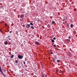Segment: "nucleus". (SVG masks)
Masks as SVG:
<instances>
[{
	"instance_id": "bb28decb",
	"label": "nucleus",
	"mask_w": 77,
	"mask_h": 77,
	"mask_svg": "<svg viewBox=\"0 0 77 77\" xmlns=\"http://www.w3.org/2000/svg\"><path fill=\"white\" fill-rule=\"evenodd\" d=\"M23 64H26V63H25V62L24 61L23 62Z\"/></svg>"
},
{
	"instance_id": "c85d7f7f",
	"label": "nucleus",
	"mask_w": 77,
	"mask_h": 77,
	"mask_svg": "<svg viewBox=\"0 0 77 77\" xmlns=\"http://www.w3.org/2000/svg\"><path fill=\"white\" fill-rule=\"evenodd\" d=\"M5 26H7V24H6V23H5Z\"/></svg>"
},
{
	"instance_id": "5701e85b",
	"label": "nucleus",
	"mask_w": 77,
	"mask_h": 77,
	"mask_svg": "<svg viewBox=\"0 0 77 77\" xmlns=\"http://www.w3.org/2000/svg\"><path fill=\"white\" fill-rule=\"evenodd\" d=\"M33 77H37V76L35 75H34L33 76Z\"/></svg>"
},
{
	"instance_id": "dca6fc26",
	"label": "nucleus",
	"mask_w": 77,
	"mask_h": 77,
	"mask_svg": "<svg viewBox=\"0 0 77 77\" xmlns=\"http://www.w3.org/2000/svg\"><path fill=\"white\" fill-rule=\"evenodd\" d=\"M53 61L54 62H55V60H54V59L52 58Z\"/></svg>"
},
{
	"instance_id": "20e7f679",
	"label": "nucleus",
	"mask_w": 77,
	"mask_h": 77,
	"mask_svg": "<svg viewBox=\"0 0 77 77\" xmlns=\"http://www.w3.org/2000/svg\"><path fill=\"white\" fill-rule=\"evenodd\" d=\"M68 56H69V57H72V55H71V54L70 52L68 53Z\"/></svg>"
},
{
	"instance_id": "ea45409f",
	"label": "nucleus",
	"mask_w": 77,
	"mask_h": 77,
	"mask_svg": "<svg viewBox=\"0 0 77 77\" xmlns=\"http://www.w3.org/2000/svg\"><path fill=\"white\" fill-rule=\"evenodd\" d=\"M45 76H46V77H47V75H45Z\"/></svg>"
},
{
	"instance_id": "f704fd0d",
	"label": "nucleus",
	"mask_w": 77,
	"mask_h": 77,
	"mask_svg": "<svg viewBox=\"0 0 77 77\" xmlns=\"http://www.w3.org/2000/svg\"><path fill=\"white\" fill-rule=\"evenodd\" d=\"M12 33V31H11L10 32V33Z\"/></svg>"
},
{
	"instance_id": "cd10ccee",
	"label": "nucleus",
	"mask_w": 77,
	"mask_h": 77,
	"mask_svg": "<svg viewBox=\"0 0 77 77\" xmlns=\"http://www.w3.org/2000/svg\"><path fill=\"white\" fill-rule=\"evenodd\" d=\"M63 72H64L63 71H62V73H63Z\"/></svg>"
},
{
	"instance_id": "a211bd4d",
	"label": "nucleus",
	"mask_w": 77,
	"mask_h": 77,
	"mask_svg": "<svg viewBox=\"0 0 77 77\" xmlns=\"http://www.w3.org/2000/svg\"><path fill=\"white\" fill-rule=\"evenodd\" d=\"M15 62L16 63H18V61L17 60H16L15 61Z\"/></svg>"
},
{
	"instance_id": "4be33fe9",
	"label": "nucleus",
	"mask_w": 77,
	"mask_h": 77,
	"mask_svg": "<svg viewBox=\"0 0 77 77\" xmlns=\"http://www.w3.org/2000/svg\"><path fill=\"white\" fill-rule=\"evenodd\" d=\"M54 59H56V60H57V58L56 57H55L54 58Z\"/></svg>"
},
{
	"instance_id": "6e6552de",
	"label": "nucleus",
	"mask_w": 77,
	"mask_h": 77,
	"mask_svg": "<svg viewBox=\"0 0 77 77\" xmlns=\"http://www.w3.org/2000/svg\"><path fill=\"white\" fill-rule=\"evenodd\" d=\"M4 44H5V45H7L8 44V42L6 41L5 43Z\"/></svg>"
},
{
	"instance_id": "412c9836",
	"label": "nucleus",
	"mask_w": 77,
	"mask_h": 77,
	"mask_svg": "<svg viewBox=\"0 0 77 77\" xmlns=\"http://www.w3.org/2000/svg\"><path fill=\"white\" fill-rule=\"evenodd\" d=\"M74 33L75 34H76V31H74Z\"/></svg>"
},
{
	"instance_id": "f8f14e48",
	"label": "nucleus",
	"mask_w": 77,
	"mask_h": 77,
	"mask_svg": "<svg viewBox=\"0 0 77 77\" xmlns=\"http://www.w3.org/2000/svg\"><path fill=\"white\" fill-rule=\"evenodd\" d=\"M31 28H32V29H35V28H34V27H33L32 26H31Z\"/></svg>"
},
{
	"instance_id": "c9c22d12",
	"label": "nucleus",
	"mask_w": 77,
	"mask_h": 77,
	"mask_svg": "<svg viewBox=\"0 0 77 77\" xmlns=\"http://www.w3.org/2000/svg\"><path fill=\"white\" fill-rule=\"evenodd\" d=\"M65 23H67V22L66 21L65 22Z\"/></svg>"
},
{
	"instance_id": "aec40b11",
	"label": "nucleus",
	"mask_w": 77,
	"mask_h": 77,
	"mask_svg": "<svg viewBox=\"0 0 77 77\" xmlns=\"http://www.w3.org/2000/svg\"><path fill=\"white\" fill-rule=\"evenodd\" d=\"M24 44H25L26 43V42H25V41H24Z\"/></svg>"
},
{
	"instance_id": "473e14b6",
	"label": "nucleus",
	"mask_w": 77,
	"mask_h": 77,
	"mask_svg": "<svg viewBox=\"0 0 77 77\" xmlns=\"http://www.w3.org/2000/svg\"><path fill=\"white\" fill-rule=\"evenodd\" d=\"M68 38L69 39H70L71 38V37L69 36V37H68Z\"/></svg>"
},
{
	"instance_id": "9d476101",
	"label": "nucleus",
	"mask_w": 77,
	"mask_h": 77,
	"mask_svg": "<svg viewBox=\"0 0 77 77\" xmlns=\"http://www.w3.org/2000/svg\"><path fill=\"white\" fill-rule=\"evenodd\" d=\"M14 58V55H12L11 57V58Z\"/></svg>"
},
{
	"instance_id": "c756f323",
	"label": "nucleus",
	"mask_w": 77,
	"mask_h": 77,
	"mask_svg": "<svg viewBox=\"0 0 77 77\" xmlns=\"http://www.w3.org/2000/svg\"><path fill=\"white\" fill-rule=\"evenodd\" d=\"M53 52H51V54H53Z\"/></svg>"
},
{
	"instance_id": "393cba45",
	"label": "nucleus",
	"mask_w": 77,
	"mask_h": 77,
	"mask_svg": "<svg viewBox=\"0 0 77 77\" xmlns=\"http://www.w3.org/2000/svg\"><path fill=\"white\" fill-rule=\"evenodd\" d=\"M75 10H76V8H74V11H75Z\"/></svg>"
},
{
	"instance_id": "58836bf2",
	"label": "nucleus",
	"mask_w": 77,
	"mask_h": 77,
	"mask_svg": "<svg viewBox=\"0 0 77 77\" xmlns=\"http://www.w3.org/2000/svg\"><path fill=\"white\" fill-rule=\"evenodd\" d=\"M11 26H13V25H12V24L11 25Z\"/></svg>"
},
{
	"instance_id": "a19ab883",
	"label": "nucleus",
	"mask_w": 77,
	"mask_h": 77,
	"mask_svg": "<svg viewBox=\"0 0 77 77\" xmlns=\"http://www.w3.org/2000/svg\"><path fill=\"white\" fill-rule=\"evenodd\" d=\"M8 38V37H6V38Z\"/></svg>"
},
{
	"instance_id": "ddd939ff",
	"label": "nucleus",
	"mask_w": 77,
	"mask_h": 77,
	"mask_svg": "<svg viewBox=\"0 0 77 77\" xmlns=\"http://www.w3.org/2000/svg\"><path fill=\"white\" fill-rule=\"evenodd\" d=\"M53 45V47H56V45Z\"/></svg>"
},
{
	"instance_id": "7ed1b4c3",
	"label": "nucleus",
	"mask_w": 77,
	"mask_h": 77,
	"mask_svg": "<svg viewBox=\"0 0 77 77\" xmlns=\"http://www.w3.org/2000/svg\"><path fill=\"white\" fill-rule=\"evenodd\" d=\"M18 57L19 59H21L23 58V56L22 55H18Z\"/></svg>"
},
{
	"instance_id": "37998d69",
	"label": "nucleus",
	"mask_w": 77,
	"mask_h": 77,
	"mask_svg": "<svg viewBox=\"0 0 77 77\" xmlns=\"http://www.w3.org/2000/svg\"><path fill=\"white\" fill-rule=\"evenodd\" d=\"M6 60H8V59H7Z\"/></svg>"
},
{
	"instance_id": "e433bc0d",
	"label": "nucleus",
	"mask_w": 77,
	"mask_h": 77,
	"mask_svg": "<svg viewBox=\"0 0 77 77\" xmlns=\"http://www.w3.org/2000/svg\"><path fill=\"white\" fill-rule=\"evenodd\" d=\"M63 21H65V20L63 19Z\"/></svg>"
},
{
	"instance_id": "6ab92c4d",
	"label": "nucleus",
	"mask_w": 77,
	"mask_h": 77,
	"mask_svg": "<svg viewBox=\"0 0 77 77\" xmlns=\"http://www.w3.org/2000/svg\"><path fill=\"white\" fill-rule=\"evenodd\" d=\"M56 38L55 37H54L53 38V39H54V40H56Z\"/></svg>"
},
{
	"instance_id": "0eeeda50",
	"label": "nucleus",
	"mask_w": 77,
	"mask_h": 77,
	"mask_svg": "<svg viewBox=\"0 0 77 77\" xmlns=\"http://www.w3.org/2000/svg\"><path fill=\"white\" fill-rule=\"evenodd\" d=\"M70 27H71V28H72V27H73V24H71Z\"/></svg>"
},
{
	"instance_id": "2f4dec72",
	"label": "nucleus",
	"mask_w": 77,
	"mask_h": 77,
	"mask_svg": "<svg viewBox=\"0 0 77 77\" xmlns=\"http://www.w3.org/2000/svg\"><path fill=\"white\" fill-rule=\"evenodd\" d=\"M65 18H66V17H64V19H65Z\"/></svg>"
},
{
	"instance_id": "a878e982",
	"label": "nucleus",
	"mask_w": 77,
	"mask_h": 77,
	"mask_svg": "<svg viewBox=\"0 0 77 77\" xmlns=\"http://www.w3.org/2000/svg\"><path fill=\"white\" fill-rule=\"evenodd\" d=\"M25 61H26V60H27V59L25 58Z\"/></svg>"
},
{
	"instance_id": "f3484780",
	"label": "nucleus",
	"mask_w": 77,
	"mask_h": 77,
	"mask_svg": "<svg viewBox=\"0 0 77 77\" xmlns=\"http://www.w3.org/2000/svg\"><path fill=\"white\" fill-rule=\"evenodd\" d=\"M57 62H58L59 63L60 62V61H59V60H57Z\"/></svg>"
},
{
	"instance_id": "1a4fd4ad",
	"label": "nucleus",
	"mask_w": 77,
	"mask_h": 77,
	"mask_svg": "<svg viewBox=\"0 0 77 77\" xmlns=\"http://www.w3.org/2000/svg\"><path fill=\"white\" fill-rule=\"evenodd\" d=\"M51 40L52 42V43H53V42H54V39H51Z\"/></svg>"
},
{
	"instance_id": "b1692460",
	"label": "nucleus",
	"mask_w": 77,
	"mask_h": 77,
	"mask_svg": "<svg viewBox=\"0 0 77 77\" xmlns=\"http://www.w3.org/2000/svg\"><path fill=\"white\" fill-rule=\"evenodd\" d=\"M57 72H58V70H56V73H57Z\"/></svg>"
},
{
	"instance_id": "49530a36",
	"label": "nucleus",
	"mask_w": 77,
	"mask_h": 77,
	"mask_svg": "<svg viewBox=\"0 0 77 77\" xmlns=\"http://www.w3.org/2000/svg\"><path fill=\"white\" fill-rule=\"evenodd\" d=\"M44 76H43V77H44Z\"/></svg>"
},
{
	"instance_id": "79ce46f5",
	"label": "nucleus",
	"mask_w": 77,
	"mask_h": 77,
	"mask_svg": "<svg viewBox=\"0 0 77 77\" xmlns=\"http://www.w3.org/2000/svg\"><path fill=\"white\" fill-rule=\"evenodd\" d=\"M31 39H33V37H31Z\"/></svg>"
},
{
	"instance_id": "4c0bfd02",
	"label": "nucleus",
	"mask_w": 77,
	"mask_h": 77,
	"mask_svg": "<svg viewBox=\"0 0 77 77\" xmlns=\"http://www.w3.org/2000/svg\"><path fill=\"white\" fill-rule=\"evenodd\" d=\"M11 40V38H9V40Z\"/></svg>"
},
{
	"instance_id": "f257e3e1",
	"label": "nucleus",
	"mask_w": 77,
	"mask_h": 77,
	"mask_svg": "<svg viewBox=\"0 0 77 77\" xmlns=\"http://www.w3.org/2000/svg\"><path fill=\"white\" fill-rule=\"evenodd\" d=\"M0 72L1 73H2V74L4 76V77L6 76V75L4 74V73H3V71L2 70V68H1V67H0Z\"/></svg>"
},
{
	"instance_id": "72a5a7b5",
	"label": "nucleus",
	"mask_w": 77,
	"mask_h": 77,
	"mask_svg": "<svg viewBox=\"0 0 77 77\" xmlns=\"http://www.w3.org/2000/svg\"><path fill=\"white\" fill-rule=\"evenodd\" d=\"M23 27H25V25H23Z\"/></svg>"
},
{
	"instance_id": "c03bdc74",
	"label": "nucleus",
	"mask_w": 77,
	"mask_h": 77,
	"mask_svg": "<svg viewBox=\"0 0 77 77\" xmlns=\"http://www.w3.org/2000/svg\"><path fill=\"white\" fill-rule=\"evenodd\" d=\"M63 24H65V23H63Z\"/></svg>"
},
{
	"instance_id": "7c9ffc66",
	"label": "nucleus",
	"mask_w": 77,
	"mask_h": 77,
	"mask_svg": "<svg viewBox=\"0 0 77 77\" xmlns=\"http://www.w3.org/2000/svg\"><path fill=\"white\" fill-rule=\"evenodd\" d=\"M10 37H11V36H9V35H8V38H10Z\"/></svg>"
},
{
	"instance_id": "39448f33",
	"label": "nucleus",
	"mask_w": 77,
	"mask_h": 77,
	"mask_svg": "<svg viewBox=\"0 0 77 77\" xmlns=\"http://www.w3.org/2000/svg\"><path fill=\"white\" fill-rule=\"evenodd\" d=\"M20 18H24V14H21L20 16Z\"/></svg>"
},
{
	"instance_id": "2eb2a0df",
	"label": "nucleus",
	"mask_w": 77,
	"mask_h": 77,
	"mask_svg": "<svg viewBox=\"0 0 77 77\" xmlns=\"http://www.w3.org/2000/svg\"><path fill=\"white\" fill-rule=\"evenodd\" d=\"M48 27H50V25L49 24H48Z\"/></svg>"
},
{
	"instance_id": "a18cd8bd",
	"label": "nucleus",
	"mask_w": 77,
	"mask_h": 77,
	"mask_svg": "<svg viewBox=\"0 0 77 77\" xmlns=\"http://www.w3.org/2000/svg\"><path fill=\"white\" fill-rule=\"evenodd\" d=\"M10 44H10H11V43H10V44Z\"/></svg>"
},
{
	"instance_id": "f03ea898",
	"label": "nucleus",
	"mask_w": 77,
	"mask_h": 77,
	"mask_svg": "<svg viewBox=\"0 0 77 77\" xmlns=\"http://www.w3.org/2000/svg\"><path fill=\"white\" fill-rule=\"evenodd\" d=\"M26 29H29L30 27V24H27L26 25Z\"/></svg>"
},
{
	"instance_id": "4468645a",
	"label": "nucleus",
	"mask_w": 77,
	"mask_h": 77,
	"mask_svg": "<svg viewBox=\"0 0 77 77\" xmlns=\"http://www.w3.org/2000/svg\"><path fill=\"white\" fill-rule=\"evenodd\" d=\"M30 25H31V26H33V24L32 23H30Z\"/></svg>"
},
{
	"instance_id": "9b49d317",
	"label": "nucleus",
	"mask_w": 77,
	"mask_h": 77,
	"mask_svg": "<svg viewBox=\"0 0 77 77\" xmlns=\"http://www.w3.org/2000/svg\"><path fill=\"white\" fill-rule=\"evenodd\" d=\"M52 24H55V22L54 21H52Z\"/></svg>"
},
{
	"instance_id": "423d86ee",
	"label": "nucleus",
	"mask_w": 77,
	"mask_h": 77,
	"mask_svg": "<svg viewBox=\"0 0 77 77\" xmlns=\"http://www.w3.org/2000/svg\"><path fill=\"white\" fill-rule=\"evenodd\" d=\"M35 44L36 45H39V42H35Z\"/></svg>"
}]
</instances>
